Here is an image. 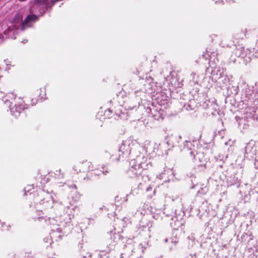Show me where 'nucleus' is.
<instances>
[{"label": "nucleus", "instance_id": "obj_39", "mask_svg": "<svg viewBox=\"0 0 258 258\" xmlns=\"http://www.w3.org/2000/svg\"><path fill=\"white\" fill-rule=\"evenodd\" d=\"M38 219H42V217H38Z\"/></svg>", "mask_w": 258, "mask_h": 258}, {"label": "nucleus", "instance_id": "obj_12", "mask_svg": "<svg viewBox=\"0 0 258 258\" xmlns=\"http://www.w3.org/2000/svg\"><path fill=\"white\" fill-rule=\"evenodd\" d=\"M173 176V172L171 168L165 167L163 170L159 174L157 175V177L159 179H166V178L169 179L171 176Z\"/></svg>", "mask_w": 258, "mask_h": 258}, {"label": "nucleus", "instance_id": "obj_18", "mask_svg": "<svg viewBox=\"0 0 258 258\" xmlns=\"http://www.w3.org/2000/svg\"><path fill=\"white\" fill-rule=\"evenodd\" d=\"M190 82L194 85L198 84L200 82L199 75L195 73H192L190 75Z\"/></svg>", "mask_w": 258, "mask_h": 258}, {"label": "nucleus", "instance_id": "obj_35", "mask_svg": "<svg viewBox=\"0 0 258 258\" xmlns=\"http://www.w3.org/2000/svg\"><path fill=\"white\" fill-rule=\"evenodd\" d=\"M1 72H2V69H1V68L0 67V78L2 77V76L1 75Z\"/></svg>", "mask_w": 258, "mask_h": 258}, {"label": "nucleus", "instance_id": "obj_11", "mask_svg": "<svg viewBox=\"0 0 258 258\" xmlns=\"http://www.w3.org/2000/svg\"><path fill=\"white\" fill-rule=\"evenodd\" d=\"M75 216V209L73 208H71L67 206L64 209L63 217H64V221L66 224L70 223L71 220L74 218Z\"/></svg>", "mask_w": 258, "mask_h": 258}, {"label": "nucleus", "instance_id": "obj_44", "mask_svg": "<svg viewBox=\"0 0 258 258\" xmlns=\"http://www.w3.org/2000/svg\"><path fill=\"white\" fill-rule=\"evenodd\" d=\"M165 242L167 241V239H166L165 240Z\"/></svg>", "mask_w": 258, "mask_h": 258}, {"label": "nucleus", "instance_id": "obj_30", "mask_svg": "<svg viewBox=\"0 0 258 258\" xmlns=\"http://www.w3.org/2000/svg\"><path fill=\"white\" fill-rule=\"evenodd\" d=\"M64 184H66V183H62V182H59V183H58V186H59V187L63 186Z\"/></svg>", "mask_w": 258, "mask_h": 258}, {"label": "nucleus", "instance_id": "obj_1", "mask_svg": "<svg viewBox=\"0 0 258 258\" xmlns=\"http://www.w3.org/2000/svg\"><path fill=\"white\" fill-rule=\"evenodd\" d=\"M144 151L139 144L127 140L122 142L118 150V155H112L111 158L117 161L128 158L130 167L127 174L132 178L136 177L141 174L143 170L148 169L152 166L150 159L143 153Z\"/></svg>", "mask_w": 258, "mask_h": 258}, {"label": "nucleus", "instance_id": "obj_47", "mask_svg": "<svg viewBox=\"0 0 258 258\" xmlns=\"http://www.w3.org/2000/svg\"><path fill=\"white\" fill-rule=\"evenodd\" d=\"M138 258H140V257H138Z\"/></svg>", "mask_w": 258, "mask_h": 258}, {"label": "nucleus", "instance_id": "obj_36", "mask_svg": "<svg viewBox=\"0 0 258 258\" xmlns=\"http://www.w3.org/2000/svg\"><path fill=\"white\" fill-rule=\"evenodd\" d=\"M38 213H39L38 215L39 216H40V214L42 213V211H38Z\"/></svg>", "mask_w": 258, "mask_h": 258}, {"label": "nucleus", "instance_id": "obj_23", "mask_svg": "<svg viewBox=\"0 0 258 258\" xmlns=\"http://www.w3.org/2000/svg\"><path fill=\"white\" fill-rule=\"evenodd\" d=\"M40 92L39 93V98L40 99H46V97H45V96H46V89H45V88L44 87V88H40Z\"/></svg>", "mask_w": 258, "mask_h": 258}, {"label": "nucleus", "instance_id": "obj_8", "mask_svg": "<svg viewBox=\"0 0 258 258\" xmlns=\"http://www.w3.org/2000/svg\"><path fill=\"white\" fill-rule=\"evenodd\" d=\"M73 169L77 173L81 172H85L93 170L94 167L91 162L85 161L77 163L74 166Z\"/></svg>", "mask_w": 258, "mask_h": 258}, {"label": "nucleus", "instance_id": "obj_43", "mask_svg": "<svg viewBox=\"0 0 258 258\" xmlns=\"http://www.w3.org/2000/svg\"><path fill=\"white\" fill-rule=\"evenodd\" d=\"M149 187L147 188V191H148V190H149Z\"/></svg>", "mask_w": 258, "mask_h": 258}, {"label": "nucleus", "instance_id": "obj_25", "mask_svg": "<svg viewBox=\"0 0 258 258\" xmlns=\"http://www.w3.org/2000/svg\"><path fill=\"white\" fill-rule=\"evenodd\" d=\"M112 110L110 109H108L105 111L104 115L107 118H111L112 116H110L111 114H112Z\"/></svg>", "mask_w": 258, "mask_h": 258}, {"label": "nucleus", "instance_id": "obj_21", "mask_svg": "<svg viewBox=\"0 0 258 258\" xmlns=\"http://www.w3.org/2000/svg\"><path fill=\"white\" fill-rule=\"evenodd\" d=\"M115 236H116V235L115 234H113L112 232L111 233V234H110L111 239L113 238V242H112L111 243L109 244L108 251H109L110 249H112L113 247H114V246L115 245V243L116 242L115 241V239H116Z\"/></svg>", "mask_w": 258, "mask_h": 258}, {"label": "nucleus", "instance_id": "obj_14", "mask_svg": "<svg viewBox=\"0 0 258 258\" xmlns=\"http://www.w3.org/2000/svg\"><path fill=\"white\" fill-rule=\"evenodd\" d=\"M168 84H171L174 87H177L179 86V83L177 82V77L175 75V73L170 72L169 75H168L165 78Z\"/></svg>", "mask_w": 258, "mask_h": 258}, {"label": "nucleus", "instance_id": "obj_28", "mask_svg": "<svg viewBox=\"0 0 258 258\" xmlns=\"http://www.w3.org/2000/svg\"><path fill=\"white\" fill-rule=\"evenodd\" d=\"M188 108H187V107L186 108V109L187 110H192V109H194L193 107H192V106L190 104V105H188Z\"/></svg>", "mask_w": 258, "mask_h": 258}, {"label": "nucleus", "instance_id": "obj_22", "mask_svg": "<svg viewBox=\"0 0 258 258\" xmlns=\"http://www.w3.org/2000/svg\"><path fill=\"white\" fill-rule=\"evenodd\" d=\"M113 116H114V118L115 119H117L118 118H120V119H127L126 117L127 116V115H126L125 116V113H115V114H114L113 115Z\"/></svg>", "mask_w": 258, "mask_h": 258}, {"label": "nucleus", "instance_id": "obj_38", "mask_svg": "<svg viewBox=\"0 0 258 258\" xmlns=\"http://www.w3.org/2000/svg\"><path fill=\"white\" fill-rule=\"evenodd\" d=\"M78 195H79V197L77 199H76L75 201H77L78 199L80 198V195H79V194H78Z\"/></svg>", "mask_w": 258, "mask_h": 258}, {"label": "nucleus", "instance_id": "obj_26", "mask_svg": "<svg viewBox=\"0 0 258 258\" xmlns=\"http://www.w3.org/2000/svg\"><path fill=\"white\" fill-rule=\"evenodd\" d=\"M34 188L33 184L27 185V186L25 187L24 188L25 192H30L32 189Z\"/></svg>", "mask_w": 258, "mask_h": 258}, {"label": "nucleus", "instance_id": "obj_45", "mask_svg": "<svg viewBox=\"0 0 258 258\" xmlns=\"http://www.w3.org/2000/svg\"><path fill=\"white\" fill-rule=\"evenodd\" d=\"M50 220V217H49V221Z\"/></svg>", "mask_w": 258, "mask_h": 258}, {"label": "nucleus", "instance_id": "obj_15", "mask_svg": "<svg viewBox=\"0 0 258 258\" xmlns=\"http://www.w3.org/2000/svg\"><path fill=\"white\" fill-rule=\"evenodd\" d=\"M197 143V141H193L192 143L190 141L185 140L183 142V150L184 151L190 156V151H196L192 149L194 147L195 144Z\"/></svg>", "mask_w": 258, "mask_h": 258}, {"label": "nucleus", "instance_id": "obj_10", "mask_svg": "<svg viewBox=\"0 0 258 258\" xmlns=\"http://www.w3.org/2000/svg\"><path fill=\"white\" fill-rule=\"evenodd\" d=\"M219 72L220 76L217 78V84L219 85L220 87L224 88L230 84V78L227 75H223Z\"/></svg>", "mask_w": 258, "mask_h": 258}, {"label": "nucleus", "instance_id": "obj_41", "mask_svg": "<svg viewBox=\"0 0 258 258\" xmlns=\"http://www.w3.org/2000/svg\"><path fill=\"white\" fill-rule=\"evenodd\" d=\"M7 228H8L7 229V230H8L9 229V228H10V226L9 225V226H7Z\"/></svg>", "mask_w": 258, "mask_h": 258}, {"label": "nucleus", "instance_id": "obj_20", "mask_svg": "<svg viewBox=\"0 0 258 258\" xmlns=\"http://www.w3.org/2000/svg\"><path fill=\"white\" fill-rule=\"evenodd\" d=\"M54 177L59 179H62L64 177V173L61 172L60 170H56L54 172Z\"/></svg>", "mask_w": 258, "mask_h": 258}, {"label": "nucleus", "instance_id": "obj_27", "mask_svg": "<svg viewBox=\"0 0 258 258\" xmlns=\"http://www.w3.org/2000/svg\"><path fill=\"white\" fill-rule=\"evenodd\" d=\"M67 185L70 188H71L72 189H74L75 190H76V189H77V186L74 184H71L70 185Z\"/></svg>", "mask_w": 258, "mask_h": 258}, {"label": "nucleus", "instance_id": "obj_34", "mask_svg": "<svg viewBox=\"0 0 258 258\" xmlns=\"http://www.w3.org/2000/svg\"><path fill=\"white\" fill-rule=\"evenodd\" d=\"M204 106L205 107H208V105L206 103V102H205L204 103Z\"/></svg>", "mask_w": 258, "mask_h": 258}, {"label": "nucleus", "instance_id": "obj_46", "mask_svg": "<svg viewBox=\"0 0 258 258\" xmlns=\"http://www.w3.org/2000/svg\"><path fill=\"white\" fill-rule=\"evenodd\" d=\"M147 230H148V231H149V228H147Z\"/></svg>", "mask_w": 258, "mask_h": 258}, {"label": "nucleus", "instance_id": "obj_31", "mask_svg": "<svg viewBox=\"0 0 258 258\" xmlns=\"http://www.w3.org/2000/svg\"><path fill=\"white\" fill-rule=\"evenodd\" d=\"M48 240H49V239L48 238H45L44 239V241L46 242H48Z\"/></svg>", "mask_w": 258, "mask_h": 258}, {"label": "nucleus", "instance_id": "obj_4", "mask_svg": "<svg viewBox=\"0 0 258 258\" xmlns=\"http://www.w3.org/2000/svg\"><path fill=\"white\" fill-rule=\"evenodd\" d=\"M40 194L43 198L40 200V204L43 206L45 212L51 216L59 215V211L63 206L61 202L54 199L53 195L54 194H49L43 190Z\"/></svg>", "mask_w": 258, "mask_h": 258}, {"label": "nucleus", "instance_id": "obj_16", "mask_svg": "<svg viewBox=\"0 0 258 258\" xmlns=\"http://www.w3.org/2000/svg\"><path fill=\"white\" fill-rule=\"evenodd\" d=\"M145 249V247L143 245L142 243H136L135 247L132 250V252L134 253H137L139 255H140V256L141 257L143 253H144Z\"/></svg>", "mask_w": 258, "mask_h": 258}, {"label": "nucleus", "instance_id": "obj_40", "mask_svg": "<svg viewBox=\"0 0 258 258\" xmlns=\"http://www.w3.org/2000/svg\"><path fill=\"white\" fill-rule=\"evenodd\" d=\"M111 208L112 209H114V206H113V205H111Z\"/></svg>", "mask_w": 258, "mask_h": 258}, {"label": "nucleus", "instance_id": "obj_37", "mask_svg": "<svg viewBox=\"0 0 258 258\" xmlns=\"http://www.w3.org/2000/svg\"><path fill=\"white\" fill-rule=\"evenodd\" d=\"M107 172V171H105H105H103V173L104 174H106Z\"/></svg>", "mask_w": 258, "mask_h": 258}, {"label": "nucleus", "instance_id": "obj_2", "mask_svg": "<svg viewBox=\"0 0 258 258\" xmlns=\"http://www.w3.org/2000/svg\"><path fill=\"white\" fill-rule=\"evenodd\" d=\"M47 0H34V3L30 10L31 14L28 15L23 21V16L17 14L15 16L11 25L4 31V34L9 38L15 39L16 35L20 31H23L32 26L33 24L38 20L47 11Z\"/></svg>", "mask_w": 258, "mask_h": 258}, {"label": "nucleus", "instance_id": "obj_33", "mask_svg": "<svg viewBox=\"0 0 258 258\" xmlns=\"http://www.w3.org/2000/svg\"><path fill=\"white\" fill-rule=\"evenodd\" d=\"M203 57H205L206 59H207L208 57L209 56V54H208V56H207L206 54H203Z\"/></svg>", "mask_w": 258, "mask_h": 258}, {"label": "nucleus", "instance_id": "obj_13", "mask_svg": "<svg viewBox=\"0 0 258 258\" xmlns=\"http://www.w3.org/2000/svg\"><path fill=\"white\" fill-rule=\"evenodd\" d=\"M61 232L62 229L60 227H56V228L51 229V233H50L51 240L52 241L53 240L57 241L61 239L62 238Z\"/></svg>", "mask_w": 258, "mask_h": 258}, {"label": "nucleus", "instance_id": "obj_6", "mask_svg": "<svg viewBox=\"0 0 258 258\" xmlns=\"http://www.w3.org/2000/svg\"><path fill=\"white\" fill-rule=\"evenodd\" d=\"M150 88L147 89L146 87L144 89L136 90L131 98L125 101L124 107L127 109H133L140 106L142 98L144 97L145 94L150 93Z\"/></svg>", "mask_w": 258, "mask_h": 258}, {"label": "nucleus", "instance_id": "obj_3", "mask_svg": "<svg viewBox=\"0 0 258 258\" xmlns=\"http://www.w3.org/2000/svg\"><path fill=\"white\" fill-rule=\"evenodd\" d=\"M3 94L0 91V99L2 98L5 106L9 108L12 115L17 118L21 112L26 108L23 98L17 97L12 93H8L5 96H3Z\"/></svg>", "mask_w": 258, "mask_h": 258}, {"label": "nucleus", "instance_id": "obj_17", "mask_svg": "<svg viewBox=\"0 0 258 258\" xmlns=\"http://www.w3.org/2000/svg\"><path fill=\"white\" fill-rule=\"evenodd\" d=\"M171 220L173 221V223H171L170 224L174 229L178 228L183 224V221L182 220H178L176 217H172Z\"/></svg>", "mask_w": 258, "mask_h": 258}, {"label": "nucleus", "instance_id": "obj_5", "mask_svg": "<svg viewBox=\"0 0 258 258\" xmlns=\"http://www.w3.org/2000/svg\"><path fill=\"white\" fill-rule=\"evenodd\" d=\"M161 93H156L157 102L158 106L153 105V104H148V106L145 108V111L149 116L152 117L154 119L159 120L163 119L165 116V112L162 108V106L165 104H167V99H160Z\"/></svg>", "mask_w": 258, "mask_h": 258}, {"label": "nucleus", "instance_id": "obj_19", "mask_svg": "<svg viewBox=\"0 0 258 258\" xmlns=\"http://www.w3.org/2000/svg\"><path fill=\"white\" fill-rule=\"evenodd\" d=\"M235 53V55L239 57L243 58L245 55L244 52L243 51V49L242 47L237 48Z\"/></svg>", "mask_w": 258, "mask_h": 258}, {"label": "nucleus", "instance_id": "obj_42", "mask_svg": "<svg viewBox=\"0 0 258 258\" xmlns=\"http://www.w3.org/2000/svg\"><path fill=\"white\" fill-rule=\"evenodd\" d=\"M51 220V222H50V223L51 224V223L53 221H54L53 218H52V219Z\"/></svg>", "mask_w": 258, "mask_h": 258}, {"label": "nucleus", "instance_id": "obj_32", "mask_svg": "<svg viewBox=\"0 0 258 258\" xmlns=\"http://www.w3.org/2000/svg\"><path fill=\"white\" fill-rule=\"evenodd\" d=\"M153 217L154 218L156 219H159L158 216L157 215H155V214L153 216Z\"/></svg>", "mask_w": 258, "mask_h": 258}, {"label": "nucleus", "instance_id": "obj_9", "mask_svg": "<svg viewBox=\"0 0 258 258\" xmlns=\"http://www.w3.org/2000/svg\"><path fill=\"white\" fill-rule=\"evenodd\" d=\"M256 147L253 142L247 143L244 148V157L253 158L256 154Z\"/></svg>", "mask_w": 258, "mask_h": 258}, {"label": "nucleus", "instance_id": "obj_24", "mask_svg": "<svg viewBox=\"0 0 258 258\" xmlns=\"http://www.w3.org/2000/svg\"><path fill=\"white\" fill-rule=\"evenodd\" d=\"M210 80L211 79L210 77H206L204 78L203 83L205 84L206 82L209 83L208 85H205L206 87L209 88L212 87V84L210 83ZM204 85H205V84H204Z\"/></svg>", "mask_w": 258, "mask_h": 258}, {"label": "nucleus", "instance_id": "obj_7", "mask_svg": "<svg viewBox=\"0 0 258 258\" xmlns=\"http://www.w3.org/2000/svg\"><path fill=\"white\" fill-rule=\"evenodd\" d=\"M190 158L199 171L204 170L206 167L208 159L202 152L190 151Z\"/></svg>", "mask_w": 258, "mask_h": 258}, {"label": "nucleus", "instance_id": "obj_29", "mask_svg": "<svg viewBox=\"0 0 258 258\" xmlns=\"http://www.w3.org/2000/svg\"><path fill=\"white\" fill-rule=\"evenodd\" d=\"M36 100H35V99H33L32 100V105H35V104H36Z\"/></svg>", "mask_w": 258, "mask_h": 258}]
</instances>
